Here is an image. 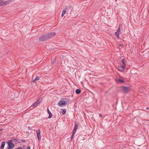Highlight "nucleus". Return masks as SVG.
<instances>
[{
  "label": "nucleus",
  "mask_w": 149,
  "mask_h": 149,
  "mask_svg": "<svg viewBox=\"0 0 149 149\" xmlns=\"http://www.w3.org/2000/svg\"><path fill=\"white\" fill-rule=\"evenodd\" d=\"M70 101V100L68 98H62L61 100H60L58 104L61 107L66 106L68 102Z\"/></svg>",
  "instance_id": "obj_1"
},
{
  "label": "nucleus",
  "mask_w": 149,
  "mask_h": 149,
  "mask_svg": "<svg viewBox=\"0 0 149 149\" xmlns=\"http://www.w3.org/2000/svg\"><path fill=\"white\" fill-rule=\"evenodd\" d=\"M11 2V0H8V1H0V6H5L9 4Z\"/></svg>",
  "instance_id": "obj_2"
},
{
  "label": "nucleus",
  "mask_w": 149,
  "mask_h": 149,
  "mask_svg": "<svg viewBox=\"0 0 149 149\" xmlns=\"http://www.w3.org/2000/svg\"><path fill=\"white\" fill-rule=\"evenodd\" d=\"M121 88L123 91L125 93H127L130 91V88L129 87L122 86Z\"/></svg>",
  "instance_id": "obj_3"
},
{
  "label": "nucleus",
  "mask_w": 149,
  "mask_h": 149,
  "mask_svg": "<svg viewBox=\"0 0 149 149\" xmlns=\"http://www.w3.org/2000/svg\"><path fill=\"white\" fill-rule=\"evenodd\" d=\"M6 143L8 144V149H11L13 148L15 146V144L13 143L11 140L7 141Z\"/></svg>",
  "instance_id": "obj_4"
},
{
  "label": "nucleus",
  "mask_w": 149,
  "mask_h": 149,
  "mask_svg": "<svg viewBox=\"0 0 149 149\" xmlns=\"http://www.w3.org/2000/svg\"><path fill=\"white\" fill-rule=\"evenodd\" d=\"M39 39L40 41H44L49 39L47 34L42 35L40 37Z\"/></svg>",
  "instance_id": "obj_5"
},
{
  "label": "nucleus",
  "mask_w": 149,
  "mask_h": 149,
  "mask_svg": "<svg viewBox=\"0 0 149 149\" xmlns=\"http://www.w3.org/2000/svg\"><path fill=\"white\" fill-rule=\"evenodd\" d=\"M126 67V65H119L118 67V70L120 71H123Z\"/></svg>",
  "instance_id": "obj_6"
},
{
  "label": "nucleus",
  "mask_w": 149,
  "mask_h": 149,
  "mask_svg": "<svg viewBox=\"0 0 149 149\" xmlns=\"http://www.w3.org/2000/svg\"><path fill=\"white\" fill-rule=\"evenodd\" d=\"M56 34V33L55 32H52L50 33L47 35L48 36V38L49 39V38H52V37H53Z\"/></svg>",
  "instance_id": "obj_7"
},
{
  "label": "nucleus",
  "mask_w": 149,
  "mask_h": 149,
  "mask_svg": "<svg viewBox=\"0 0 149 149\" xmlns=\"http://www.w3.org/2000/svg\"><path fill=\"white\" fill-rule=\"evenodd\" d=\"M36 132L37 134L38 138L39 140H40L41 139L40 131H36Z\"/></svg>",
  "instance_id": "obj_8"
},
{
  "label": "nucleus",
  "mask_w": 149,
  "mask_h": 149,
  "mask_svg": "<svg viewBox=\"0 0 149 149\" xmlns=\"http://www.w3.org/2000/svg\"><path fill=\"white\" fill-rule=\"evenodd\" d=\"M47 113L49 114V116H48V118H50L52 116V114L48 108H47Z\"/></svg>",
  "instance_id": "obj_9"
},
{
  "label": "nucleus",
  "mask_w": 149,
  "mask_h": 149,
  "mask_svg": "<svg viewBox=\"0 0 149 149\" xmlns=\"http://www.w3.org/2000/svg\"><path fill=\"white\" fill-rule=\"evenodd\" d=\"M72 6H68L67 7L65 8V10H66V11L67 12L68 11H69V10H70V11H71V8H72Z\"/></svg>",
  "instance_id": "obj_10"
},
{
  "label": "nucleus",
  "mask_w": 149,
  "mask_h": 149,
  "mask_svg": "<svg viewBox=\"0 0 149 149\" xmlns=\"http://www.w3.org/2000/svg\"><path fill=\"white\" fill-rule=\"evenodd\" d=\"M81 90L80 89H77L75 91V93L77 94H79L81 93Z\"/></svg>",
  "instance_id": "obj_11"
},
{
  "label": "nucleus",
  "mask_w": 149,
  "mask_h": 149,
  "mask_svg": "<svg viewBox=\"0 0 149 149\" xmlns=\"http://www.w3.org/2000/svg\"><path fill=\"white\" fill-rule=\"evenodd\" d=\"M79 126L78 124H77L76 122L75 123V125L74 129L73 130H77Z\"/></svg>",
  "instance_id": "obj_12"
},
{
  "label": "nucleus",
  "mask_w": 149,
  "mask_h": 149,
  "mask_svg": "<svg viewBox=\"0 0 149 149\" xmlns=\"http://www.w3.org/2000/svg\"><path fill=\"white\" fill-rule=\"evenodd\" d=\"M5 144V141H3L1 143V149H3Z\"/></svg>",
  "instance_id": "obj_13"
},
{
  "label": "nucleus",
  "mask_w": 149,
  "mask_h": 149,
  "mask_svg": "<svg viewBox=\"0 0 149 149\" xmlns=\"http://www.w3.org/2000/svg\"><path fill=\"white\" fill-rule=\"evenodd\" d=\"M119 33L120 32L117 31L115 33V34L117 36V38L118 39L119 38Z\"/></svg>",
  "instance_id": "obj_14"
},
{
  "label": "nucleus",
  "mask_w": 149,
  "mask_h": 149,
  "mask_svg": "<svg viewBox=\"0 0 149 149\" xmlns=\"http://www.w3.org/2000/svg\"><path fill=\"white\" fill-rule=\"evenodd\" d=\"M39 104L37 102H36L32 105V107L33 108H35Z\"/></svg>",
  "instance_id": "obj_15"
},
{
  "label": "nucleus",
  "mask_w": 149,
  "mask_h": 149,
  "mask_svg": "<svg viewBox=\"0 0 149 149\" xmlns=\"http://www.w3.org/2000/svg\"><path fill=\"white\" fill-rule=\"evenodd\" d=\"M118 81L119 83H123L125 82V81L124 80H122L120 79H118Z\"/></svg>",
  "instance_id": "obj_16"
},
{
  "label": "nucleus",
  "mask_w": 149,
  "mask_h": 149,
  "mask_svg": "<svg viewBox=\"0 0 149 149\" xmlns=\"http://www.w3.org/2000/svg\"><path fill=\"white\" fill-rule=\"evenodd\" d=\"M61 110H62L61 113L63 115H64L66 111V110L65 109H61Z\"/></svg>",
  "instance_id": "obj_17"
},
{
  "label": "nucleus",
  "mask_w": 149,
  "mask_h": 149,
  "mask_svg": "<svg viewBox=\"0 0 149 149\" xmlns=\"http://www.w3.org/2000/svg\"><path fill=\"white\" fill-rule=\"evenodd\" d=\"M39 79V77L38 76H37L36 78L33 79V81H32V82H35V81L38 80Z\"/></svg>",
  "instance_id": "obj_18"
},
{
  "label": "nucleus",
  "mask_w": 149,
  "mask_h": 149,
  "mask_svg": "<svg viewBox=\"0 0 149 149\" xmlns=\"http://www.w3.org/2000/svg\"><path fill=\"white\" fill-rule=\"evenodd\" d=\"M42 98L41 97L36 102L38 103L39 104L41 103V102L42 101Z\"/></svg>",
  "instance_id": "obj_19"
},
{
  "label": "nucleus",
  "mask_w": 149,
  "mask_h": 149,
  "mask_svg": "<svg viewBox=\"0 0 149 149\" xmlns=\"http://www.w3.org/2000/svg\"><path fill=\"white\" fill-rule=\"evenodd\" d=\"M125 58H123L121 60V62L123 63V65H126L125 63Z\"/></svg>",
  "instance_id": "obj_20"
},
{
  "label": "nucleus",
  "mask_w": 149,
  "mask_h": 149,
  "mask_svg": "<svg viewBox=\"0 0 149 149\" xmlns=\"http://www.w3.org/2000/svg\"><path fill=\"white\" fill-rule=\"evenodd\" d=\"M66 11V10H64L62 12V13L61 14V17H62L63 16V15H64V14H65Z\"/></svg>",
  "instance_id": "obj_21"
},
{
  "label": "nucleus",
  "mask_w": 149,
  "mask_h": 149,
  "mask_svg": "<svg viewBox=\"0 0 149 149\" xmlns=\"http://www.w3.org/2000/svg\"><path fill=\"white\" fill-rule=\"evenodd\" d=\"M122 27V25L121 24H119V27H118V29L117 30V31L119 32H120V27Z\"/></svg>",
  "instance_id": "obj_22"
},
{
  "label": "nucleus",
  "mask_w": 149,
  "mask_h": 149,
  "mask_svg": "<svg viewBox=\"0 0 149 149\" xmlns=\"http://www.w3.org/2000/svg\"><path fill=\"white\" fill-rule=\"evenodd\" d=\"M56 57H55L53 60V63L54 64H55L56 62Z\"/></svg>",
  "instance_id": "obj_23"
},
{
  "label": "nucleus",
  "mask_w": 149,
  "mask_h": 149,
  "mask_svg": "<svg viewBox=\"0 0 149 149\" xmlns=\"http://www.w3.org/2000/svg\"><path fill=\"white\" fill-rule=\"evenodd\" d=\"M12 140L15 143H17V139H12Z\"/></svg>",
  "instance_id": "obj_24"
},
{
  "label": "nucleus",
  "mask_w": 149,
  "mask_h": 149,
  "mask_svg": "<svg viewBox=\"0 0 149 149\" xmlns=\"http://www.w3.org/2000/svg\"><path fill=\"white\" fill-rule=\"evenodd\" d=\"M21 142V140L19 139H17V143H20Z\"/></svg>",
  "instance_id": "obj_25"
},
{
  "label": "nucleus",
  "mask_w": 149,
  "mask_h": 149,
  "mask_svg": "<svg viewBox=\"0 0 149 149\" xmlns=\"http://www.w3.org/2000/svg\"><path fill=\"white\" fill-rule=\"evenodd\" d=\"M76 131H73V133H72V136H74V135L75 134V133H76Z\"/></svg>",
  "instance_id": "obj_26"
},
{
  "label": "nucleus",
  "mask_w": 149,
  "mask_h": 149,
  "mask_svg": "<svg viewBox=\"0 0 149 149\" xmlns=\"http://www.w3.org/2000/svg\"><path fill=\"white\" fill-rule=\"evenodd\" d=\"M14 149H23V148L22 147H18V148H15Z\"/></svg>",
  "instance_id": "obj_27"
},
{
  "label": "nucleus",
  "mask_w": 149,
  "mask_h": 149,
  "mask_svg": "<svg viewBox=\"0 0 149 149\" xmlns=\"http://www.w3.org/2000/svg\"><path fill=\"white\" fill-rule=\"evenodd\" d=\"M99 116L100 118H101L102 116V115L101 114H99Z\"/></svg>",
  "instance_id": "obj_28"
},
{
  "label": "nucleus",
  "mask_w": 149,
  "mask_h": 149,
  "mask_svg": "<svg viewBox=\"0 0 149 149\" xmlns=\"http://www.w3.org/2000/svg\"><path fill=\"white\" fill-rule=\"evenodd\" d=\"M21 141V142H25V140H24V139H22V140Z\"/></svg>",
  "instance_id": "obj_29"
},
{
  "label": "nucleus",
  "mask_w": 149,
  "mask_h": 149,
  "mask_svg": "<svg viewBox=\"0 0 149 149\" xmlns=\"http://www.w3.org/2000/svg\"><path fill=\"white\" fill-rule=\"evenodd\" d=\"M30 147L29 146H28L27 148V149H30Z\"/></svg>",
  "instance_id": "obj_30"
},
{
  "label": "nucleus",
  "mask_w": 149,
  "mask_h": 149,
  "mask_svg": "<svg viewBox=\"0 0 149 149\" xmlns=\"http://www.w3.org/2000/svg\"><path fill=\"white\" fill-rule=\"evenodd\" d=\"M29 129L30 130H32V128H31V127H29Z\"/></svg>",
  "instance_id": "obj_31"
},
{
  "label": "nucleus",
  "mask_w": 149,
  "mask_h": 149,
  "mask_svg": "<svg viewBox=\"0 0 149 149\" xmlns=\"http://www.w3.org/2000/svg\"><path fill=\"white\" fill-rule=\"evenodd\" d=\"M119 46H122V44H119Z\"/></svg>",
  "instance_id": "obj_32"
},
{
  "label": "nucleus",
  "mask_w": 149,
  "mask_h": 149,
  "mask_svg": "<svg viewBox=\"0 0 149 149\" xmlns=\"http://www.w3.org/2000/svg\"><path fill=\"white\" fill-rule=\"evenodd\" d=\"M73 137H74V136L72 135L71 136V140H72L73 138Z\"/></svg>",
  "instance_id": "obj_33"
},
{
  "label": "nucleus",
  "mask_w": 149,
  "mask_h": 149,
  "mask_svg": "<svg viewBox=\"0 0 149 149\" xmlns=\"http://www.w3.org/2000/svg\"><path fill=\"white\" fill-rule=\"evenodd\" d=\"M1 132V131H0V134H1L2 133Z\"/></svg>",
  "instance_id": "obj_34"
},
{
  "label": "nucleus",
  "mask_w": 149,
  "mask_h": 149,
  "mask_svg": "<svg viewBox=\"0 0 149 149\" xmlns=\"http://www.w3.org/2000/svg\"><path fill=\"white\" fill-rule=\"evenodd\" d=\"M146 109H148L149 110V108H146Z\"/></svg>",
  "instance_id": "obj_35"
},
{
  "label": "nucleus",
  "mask_w": 149,
  "mask_h": 149,
  "mask_svg": "<svg viewBox=\"0 0 149 149\" xmlns=\"http://www.w3.org/2000/svg\"><path fill=\"white\" fill-rule=\"evenodd\" d=\"M3 129H0V130H3Z\"/></svg>",
  "instance_id": "obj_36"
},
{
  "label": "nucleus",
  "mask_w": 149,
  "mask_h": 149,
  "mask_svg": "<svg viewBox=\"0 0 149 149\" xmlns=\"http://www.w3.org/2000/svg\"><path fill=\"white\" fill-rule=\"evenodd\" d=\"M37 130L39 131L40 130H39V129H38V130Z\"/></svg>",
  "instance_id": "obj_37"
}]
</instances>
